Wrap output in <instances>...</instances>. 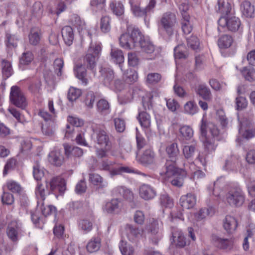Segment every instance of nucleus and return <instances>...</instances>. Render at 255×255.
I'll list each match as a JSON object with an SVG mask.
<instances>
[{
    "instance_id": "nucleus-63",
    "label": "nucleus",
    "mask_w": 255,
    "mask_h": 255,
    "mask_svg": "<svg viewBox=\"0 0 255 255\" xmlns=\"http://www.w3.org/2000/svg\"><path fill=\"white\" fill-rule=\"evenodd\" d=\"M33 56L31 52H26L23 53L20 59L19 62L20 64L27 65H28L33 60Z\"/></svg>"
},
{
    "instance_id": "nucleus-28",
    "label": "nucleus",
    "mask_w": 255,
    "mask_h": 255,
    "mask_svg": "<svg viewBox=\"0 0 255 255\" xmlns=\"http://www.w3.org/2000/svg\"><path fill=\"white\" fill-rule=\"evenodd\" d=\"M166 152L169 157L172 159L171 161H167L166 162H171L176 164L175 161L179 154L177 143L173 142L168 144L166 147Z\"/></svg>"
},
{
    "instance_id": "nucleus-62",
    "label": "nucleus",
    "mask_w": 255,
    "mask_h": 255,
    "mask_svg": "<svg viewBox=\"0 0 255 255\" xmlns=\"http://www.w3.org/2000/svg\"><path fill=\"white\" fill-rule=\"evenodd\" d=\"M89 181L92 184L99 187L102 186L103 178L97 174L91 173L89 174Z\"/></svg>"
},
{
    "instance_id": "nucleus-56",
    "label": "nucleus",
    "mask_w": 255,
    "mask_h": 255,
    "mask_svg": "<svg viewBox=\"0 0 255 255\" xmlns=\"http://www.w3.org/2000/svg\"><path fill=\"white\" fill-rule=\"evenodd\" d=\"M188 46L191 49L196 50L199 49L200 41L198 38L194 35H192L187 39Z\"/></svg>"
},
{
    "instance_id": "nucleus-58",
    "label": "nucleus",
    "mask_w": 255,
    "mask_h": 255,
    "mask_svg": "<svg viewBox=\"0 0 255 255\" xmlns=\"http://www.w3.org/2000/svg\"><path fill=\"white\" fill-rule=\"evenodd\" d=\"M122 173H134V170L129 167L127 166H121L118 168H115L114 170L111 171V176H115L119 175ZM135 173H137L135 172Z\"/></svg>"
},
{
    "instance_id": "nucleus-41",
    "label": "nucleus",
    "mask_w": 255,
    "mask_h": 255,
    "mask_svg": "<svg viewBox=\"0 0 255 255\" xmlns=\"http://www.w3.org/2000/svg\"><path fill=\"white\" fill-rule=\"evenodd\" d=\"M214 244L218 248L227 249H230L232 247L233 245V241L231 239L229 240L217 238L215 240Z\"/></svg>"
},
{
    "instance_id": "nucleus-24",
    "label": "nucleus",
    "mask_w": 255,
    "mask_h": 255,
    "mask_svg": "<svg viewBox=\"0 0 255 255\" xmlns=\"http://www.w3.org/2000/svg\"><path fill=\"white\" fill-rule=\"evenodd\" d=\"M3 190H8L14 194H20L22 190L20 184L17 182L9 179L6 181L2 187Z\"/></svg>"
},
{
    "instance_id": "nucleus-16",
    "label": "nucleus",
    "mask_w": 255,
    "mask_h": 255,
    "mask_svg": "<svg viewBox=\"0 0 255 255\" xmlns=\"http://www.w3.org/2000/svg\"><path fill=\"white\" fill-rule=\"evenodd\" d=\"M140 197L145 200H150L153 199L156 195L155 189L148 184H142L139 188Z\"/></svg>"
},
{
    "instance_id": "nucleus-49",
    "label": "nucleus",
    "mask_w": 255,
    "mask_h": 255,
    "mask_svg": "<svg viewBox=\"0 0 255 255\" xmlns=\"http://www.w3.org/2000/svg\"><path fill=\"white\" fill-rule=\"evenodd\" d=\"M160 203L161 205L165 208H171L174 206L173 199L166 193L160 195Z\"/></svg>"
},
{
    "instance_id": "nucleus-43",
    "label": "nucleus",
    "mask_w": 255,
    "mask_h": 255,
    "mask_svg": "<svg viewBox=\"0 0 255 255\" xmlns=\"http://www.w3.org/2000/svg\"><path fill=\"white\" fill-rule=\"evenodd\" d=\"M142 99V104L144 110H150L152 108L153 95L150 92L145 91Z\"/></svg>"
},
{
    "instance_id": "nucleus-30",
    "label": "nucleus",
    "mask_w": 255,
    "mask_h": 255,
    "mask_svg": "<svg viewBox=\"0 0 255 255\" xmlns=\"http://www.w3.org/2000/svg\"><path fill=\"white\" fill-rule=\"evenodd\" d=\"M137 119L142 128H148L151 125V117L146 112H139Z\"/></svg>"
},
{
    "instance_id": "nucleus-36",
    "label": "nucleus",
    "mask_w": 255,
    "mask_h": 255,
    "mask_svg": "<svg viewBox=\"0 0 255 255\" xmlns=\"http://www.w3.org/2000/svg\"><path fill=\"white\" fill-rule=\"evenodd\" d=\"M74 69L76 77L81 81L83 84L86 85L88 83V80L86 78L87 72L85 67L82 65H77Z\"/></svg>"
},
{
    "instance_id": "nucleus-47",
    "label": "nucleus",
    "mask_w": 255,
    "mask_h": 255,
    "mask_svg": "<svg viewBox=\"0 0 255 255\" xmlns=\"http://www.w3.org/2000/svg\"><path fill=\"white\" fill-rule=\"evenodd\" d=\"M40 30L32 29L28 36L30 43L33 45H37L40 40Z\"/></svg>"
},
{
    "instance_id": "nucleus-42",
    "label": "nucleus",
    "mask_w": 255,
    "mask_h": 255,
    "mask_svg": "<svg viewBox=\"0 0 255 255\" xmlns=\"http://www.w3.org/2000/svg\"><path fill=\"white\" fill-rule=\"evenodd\" d=\"M180 137L183 140H189L193 135L192 128L188 126H183L179 129Z\"/></svg>"
},
{
    "instance_id": "nucleus-39",
    "label": "nucleus",
    "mask_w": 255,
    "mask_h": 255,
    "mask_svg": "<svg viewBox=\"0 0 255 255\" xmlns=\"http://www.w3.org/2000/svg\"><path fill=\"white\" fill-rule=\"evenodd\" d=\"M98 111L102 115H107L110 113V106L109 102L105 99L100 100L97 104Z\"/></svg>"
},
{
    "instance_id": "nucleus-64",
    "label": "nucleus",
    "mask_w": 255,
    "mask_h": 255,
    "mask_svg": "<svg viewBox=\"0 0 255 255\" xmlns=\"http://www.w3.org/2000/svg\"><path fill=\"white\" fill-rule=\"evenodd\" d=\"M125 74L126 75V80L128 83H133L137 80V72L135 70L131 69L128 70L126 73Z\"/></svg>"
},
{
    "instance_id": "nucleus-26",
    "label": "nucleus",
    "mask_w": 255,
    "mask_h": 255,
    "mask_svg": "<svg viewBox=\"0 0 255 255\" xmlns=\"http://www.w3.org/2000/svg\"><path fill=\"white\" fill-rule=\"evenodd\" d=\"M61 33L65 43L67 45H71L74 38L73 28L70 26H65L62 28Z\"/></svg>"
},
{
    "instance_id": "nucleus-44",
    "label": "nucleus",
    "mask_w": 255,
    "mask_h": 255,
    "mask_svg": "<svg viewBox=\"0 0 255 255\" xmlns=\"http://www.w3.org/2000/svg\"><path fill=\"white\" fill-rule=\"evenodd\" d=\"M162 78V76L158 73H148L145 79L147 85L153 86L159 83Z\"/></svg>"
},
{
    "instance_id": "nucleus-33",
    "label": "nucleus",
    "mask_w": 255,
    "mask_h": 255,
    "mask_svg": "<svg viewBox=\"0 0 255 255\" xmlns=\"http://www.w3.org/2000/svg\"><path fill=\"white\" fill-rule=\"evenodd\" d=\"M234 42V39L231 35H223L218 40V46L222 49H227L231 46Z\"/></svg>"
},
{
    "instance_id": "nucleus-20",
    "label": "nucleus",
    "mask_w": 255,
    "mask_h": 255,
    "mask_svg": "<svg viewBox=\"0 0 255 255\" xmlns=\"http://www.w3.org/2000/svg\"><path fill=\"white\" fill-rule=\"evenodd\" d=\"M196 94L206 101H210L212 99V93L210 89L204 83L199 84L195 87Z\"/></svg>"
},
{
    "instance_id": "nucleus-18",
    "label": "nucleus",
    "mask_w": 255,
    "mask_h": 255,
    "mask_svg": "<svg viewBox=\"0 0 255 255\" xmlns=\"http://www.w3.org/2000/svg\"><path fill=\"white\" fill-rule=\"evenodd\" d=\"M238 226L237 220L234 217L230 215L226 216L223 221V227L229 234L235 232Z\"/></svg>"
},
{
    "instance_id": "nucleus-7",
    "label": "nucleus",
    "mask_w": 255,
    "mask_h": 255,
    "mask_svg": "<svg viewBox=\"0 0 255 255\" xmlns=\"http://www.w3.org/2000/svg\"><path fill=\"white\" fill-rule=\"evenodd\" d=\"M9 100L11 104L22 110L27 106L26 98L20 88L17 86L11 87Z\"/></svg>"
},
{
    "instance_id": "nucleus-53",
    "label": "nucleus",
    "mask_w": 255,
    "mask_h": 255,
    "mask_svg": "<svg viewBox=\"0 0 255 255\" xmlns=\"http://www.w3.org/2000/svg\"><path fill=\"white\" fill-rule=\"evenodd\" d=\"M82 94L81 90L71 87L68 91L67 98L70 101L73 102L77 100Z\"/></svg>"
},
{
    "instance_id": "nucleus-31",
    "label": "nucleus",
    "mask_w": 255,
    "mask_h": 255,
    "mask_svg": "<svg viewBox=\"0 0 255 255\" xmlns=\"http://www.w3.org/2000/svg\"><path fill=\"white\" fill-rule=\"evenodd\" d=\"M120 202L118 199H112L106 204L104 210L110 214L118 212L120 210Z\"/></svg>"
},
{
    "instance_id": "nucleus-55",
    "label": "nucleus",
    "mask_w": 255,
    "mask_h": 255,
    "mask_svg": "<svg viewBox=\"0 0 255 255\" xmlns=\"http://www.w3.org/2000/svg\"><path fill=\"white\" fill-rule=\"evenodd\" d=\"M190 18H182L181 24L183 32L185 34H190L193 29V26L190 21Z\"/></svg>"
},
{
    "instance_id": "nucleus-57",
    "label": "nucleus",
    "mask_w": 255,
    "mask_h": 255,
    "mask_svg": "<svg viewBox=\"0 0 255 255\" xmlns=\"http://www.w3.org/2000/svg\"><path fill=\"white\" fill-rule=\"evenodd\" d=\"M114 125L116 131L118 132H123L126 129V123L123 119L116 118L114 119Z\"/></svg>"
},
{
    "instance_id": "nucleus-60",
    "label": "nucleus",
    "mask_w": 255,
    "mask_h": 255,
    "mask_svg": "<svg viewBox=\"0 0 255 255\" xmlns=\"http://www.w3.org/2000/svg\"><path fill=\"white\" fill-rule=\"evenodd\" d=\"M83 207V204L80 201H74L68 204V209L73 213H79L81 212Z\"/></svg>"
},
{
    "instance_id": "nucleus-45",
    "label": "nucleus",
    "mask_w": 255,
    "mask_h": 255,
    "mask_svg": "<svg viewBox=\"0 0 255 255\" xmlns=\"http://www.w3.org/2000/svg\"><path fill=\"white\" fill-rule=\"evenodd\" d=\"M55 129V124L53 121L45 123L42 125V131L44 134L52 136L54 134Z\"/></svg>"
},
{
    "instance_id": "nucleus-23",
    "label": "nucleus",
    "mask_w": 255,
    "mask_h": 255,
    "mask_svg": "<svg viewBox=\"0 0 255 255\" xmlns=\"http://www.w3.org/2000/svg\"><path fill=\"white\" fill-rule=\"evenodd\" d=\"M101 247V239L99 236L93 237L88 241L86 245V250L88 253H93L98 251Z\"/></svg>"
},
{
    "instance_id": "nucleus-5",
    "label": "nucleus",
    "mask_w": 255,
    "mask_h": 255,
    "mask_svg": "<svg viewBox=\"0 0 255 255\" xmlns=\"http://www.w3.org/2000/svg\"><path fill=\"white\" fill-rule=\"evenodd\" d=\"M177 23V20L175 14L171 11H167L162 14L158 20V25L159 29L165 32L168 36H171L174 33Z\"/></svg>"
},
{
    "instance_id": "nucleus-10",
    "label": "nucleus",
    "mask_w": 255,
    "mask_h": 255,
    "mask_svg": "<svg viewBox=\"0 0 255 255\" xmlns=\"http://www.w3.org/2000/svg\"><path fill=\"white\" fill-rule=\"evenodd\" d=\"M218 24L223 27L226 26L229 31L236 32L241 28V22L240 19L236 16L228 17L221 16L218 20Z\"/></svg>"
},
{
    "instance_id": "nucleus-9",
    "label": "nucleus",
    "mask_w": 255,
    "mask_h": 255,
    "mask_svg": "<svg viewBox=\"0 0 255 255\" xmlns=\"http://www.w3.org/2000/svg\"><path fill=\"white\" fill-rule=\"evenodd\" d=\"M226 200L230 206L240 207L245 202V195L241 188H233L227 193Z\"/></svg>"
},
{
    "instance_id": "nucleus-19",
    "label": "nucleus",
    "mask_w": 255,
    "mask_h": 255,
    "mask_svg": "<svg viewBox=\"0 0 255 255\" xmlns=\"http://www.w3.org/2000/svg\"><path fill=\"white\" fill-rule=\"evenodd\" d=\"M126 229L128 232V236L129 240H134L142 237H145L144 230L134 227L130 224H127Z\"/></svg>"
},
{
    "instance_id": "nucleus-46",
    "label": "nucleus",
    "mask_w": 255,
    "mask_h": 255,
    "mask_svg": "<svg viewBox=\"0 0 255 255\" xmlns=\"http://www.w3.org/2000/svg\"><path fill=\"white\" fill-rule=\"evenodd\" d=\"M218 7L217 11L222 14V16H225L228 15L231 11V5L229 3H225L222 0H218Z\"/></svg>"
},
{
    "instance_id": "nucleus-17",
    "label": "nucleus",
    "mask_w": 255,
    "mask_h": 255,
    "mask_svg": "<svg viewBox=\"0 0 255 255\" xmlns=\"http://www.w3.org/2000/svg\"><path fill=\"white\" fill-rule=\"evenodd\" d=\"M129 4L130 9L133 14L138 17H143L145 18L148 14L145 8H142L140 6V2L137 0H130Z\"/></svg>"
},
{
    "instance_id": "nucleus-27",
    "label": "nucleus",
    "mask_w": 255,
    "mask_h": 255,
    "mask_svg": "<svg viewBox=\"0 0 255 255\" xmlns=\"http://www.w3.org/2000/svg\"><path fill=\"white\" fill-rule=\"evenodd\" d=\"M183 153L186 159H189L192 157L195 153L197 151V142L193 140L191 142L183 146Z\"/></svg>"
},
{
    "instance_id": "nucleus-61",
    "label": "nucleus",
    "mask_w": 255,
    "mask_h": 255,
    "mask_svg": "<svg viewBox=\"0 0 255 255\" xmlns=\"http://www.w3.org/2000/svg\"><path fill=\"white\" fill-rule=\"evenodd\" d=\"M40 205L41 206V210L42 214L45 217H47L52 214H55L56 213V208L55 206L53 205H48L45 206L44 203L43 206L41 204H40Z\"/></svg>"
},
{
    "instance_id": "nucleus-29",
    "label": "nucleus",
    "mask_w": 255,
    "mask_h": 255,
    "mask_svg": "<svg viewBox=\"0 0 255 255\" xmlns=\"http://www.w3.org/2000/svg\"><path fill=\"white\" fill-rule=\"evenodd\" d=\"M48 161L56 166H60L63 163L64 158L59 151H52L48 155Z\"/></svg>"
},
{
    "instance_id": "nucleus-1",
    "label": "nucleus",
    "mask_w": 255,
    "mask_h": 255,
    "mask_svg": "<svg viewBox=\"0 0 255 255\" xmlns=\"http://www.w3.org/2000/svg\"><path fill=\"white\" fill-rule=\"evenodd\" d=\"M199 129L205 151L199 152L196 160L205 166L207 163V154H212L217 148L218 144L215 141H220L223 137L217 125L212 122H207L204 118L200 122Z\"/></svg>"
},
{
    "instance_id": "nucleus-51",
    "label": "nucleus",
    "mask_w": 255,
    "mask_h": 255,
    "mask_svg": "<svg viewBox=\"0 0 255 255\" xmlns=\"http://www.w3.org/2000/svg\"><path fill=\"white\" fill-rule=\"evenodd\" d=\"M235 104L237 110L242 111L248 107V101L245 97L239 96L236 98Z\"/></svg>"
},
{
    "instance_id": "nucleus-40",
    "label": "nucleus",
    "mask_w": 255,
    "mask_h": 255,
    "mask_svg": "<svg viewBox=\"0 0 255 255\" xmlns=\"http://www.w3.org/2000/svg\"><path fill=\"white\" fill-rule=\"evenodd\" d=\"M241 10L243 14L248 17H252L255 12L254 6L248 1H244L242 3Z\"/></svg>"
},
{
    "instance_id": "nucleus-15",
    "label": "nucleus",
    "mask_w": 255,
    "mask_h": 255,
    "mask_svg": "<svg viewBox=\"0 0 255 255\" xmlns=\"http://www.w3.org/2000/svg\"><path fill=\"white\" fill-rule=\"evenodd\" d=\"M49 185L52 192H58L62 194L66 189L65 180L60 177L53 178L49 183Z\"/></svg>"
},
{
    "instance_id": "nucleus-12",
    "label": "nucleus",
    "mask_w": 255,
    "mask_h": 255,
    "mask_svg": "<svg viewBox=\"0 0 255 255\" xmlns=\"http://www.w3.org/2000/svg\"><path fill=\"white\" fill-rule=\"evenodd\" d=\"M172 243L177 248H183L189 245V242L187 240L183 232L178 229L172 228Z\"/></svg>"
},
{
    "instance_id": "nucleus-11",
    "label": "nucleus",
    "mask_w": 255,
    "mask_h": 255,
    "mask_svg": "<svg viewBox=\"0 0 255 255\" xmlns=\"http://www.w3.org/2000/svg\"><path fill=\"white\" fill-rule=\"evenodd\" d=\"M145 230L152 236H154L152 237L151 240L154 244L157 245L162 238L158 220L154 218L149 219L148 224L145 226Z\"/></svg>"
},
{
    "instance_id": "nucleus-34",
    "label": "nucleus",
    "mask_w": 255,
    "mask_h": 255,
    "mask_svg": "<svg viewBox=\"0 0 255 255\" xmlns=\"http://www.w3.org/2000/svg\"><path fill=\"white\" fill-rule=\"evenodd\" d=\"M112 59L116 64H118L123 71L122 64L124 62V56L122 50L119 49H112L111 52Z\"/></svg>"
},
{
    "instance_id": "nucleus-3",
    "label": "nucleus",
    "mask_w": 255,
    "mask_h": 255,
    "mask_svg": "<svg viewBox=\"0 0 255 255\" xmlns=\"http://www.w3.org/2000/svg\"><path fill=\"white\" fill-rule=\"evenodd\" d=\"M89 126L93 132L92 137L97 144L96 154L98 158L107 156L108 152L112 147L110 135L104 125L89 123Z\"/></svg>"
},
{
    "instance_id": "nucleus-25",
    "label": "nucleus",
    "mask_w": 255,
    "mask_h": 255,
    "mask_svg": "<svg viewBox=\"0 0 255 255\" xmlns=\"http://www.w3.org/2000/svg\"><path fill=\"white\" fill-rule=\"evenodd\" d=\"M35 194L37 199V205L40 206V204L43 205V202L45 200L47 195L50 194L49 192L46 191L43 185L38 182L35 189Z\"/></svg>"
},
{
    "instance_id": "nucleus-48",
    "label": "nucleus",
    "mask_w": 255,
    "mask_h": 255,
    "mask_svg": "<svg viewBox=\"0 0 255 255\" xmlns=\"http://www.w3.org/2000/svg\"><path fill=\"white\" fill-rule=\"evenodd\" d=\"M198 106L194 101H189L184 105V111L187 114L194 115L198 113Z\"/></svg>"
},
{
    "instance_id": "nucleus-22",
    "label": "nucleus",
    "mask_w": 255,
    "mask_h": 255,
    "mask_svg": "<svg viewBox=\"0 0 255 255\" xmlns=\"http://www.w3.org/2000/svg\"><path fill=\"white\" fill-rule=\"evenodd\" d=\"M155 153L150 149H147L144 150L143 154L138 157V161L143 165H146L152 164L154 162Z\"/></svg>"
},
{
    "instance_id": "nucleus-8",
    "label": "nucleus",
    "mask_w": 255,
    "mask_h": 255,
    "mask_svg": "<svg viewBox=\"0 0 255 255\" xmlns=\"http://www.w3.org/2000/svg\"><path fill=\"white\" fill-rule=\"evenodd\" d=\"M23 232L22 223L17 220L9 222L6 229V233L8 239L12 242H16Z\"/></svg>"
},
{
    "instance_id": "nucleus-50",
    "label": "nucleus",
    "mask_w": 255,
    "mask_h": 255,
    "mask_svg": "<svg viewBox=\"0 0 255 255\" xmlns=\"http://www.w3.org/2000/svg\"><path fill=\"white\" fill-rule=\"evenodd\" d=\"M17 160L15 158L12 157L8 159L7 160L4 167L3 171V176L7 175L9 171L14 169L17 165Z\"/></svg>"
},
{
    "instance_id": "nucleus-54",
    "label": "nucleus",
    "mask_w": 255,
    "mask_h": 255,
    "mask_svg": "<svg viewBox=\"0 0 255 255\" xmlns=\"http://www.w3.org/2000/svg\"><path fill=\"white\" fill-rule=\"evenodd\" d=\"M2 72L6 78L9 77L12 73V69L10 63L6 60H2L1 62Z\"/></svg>"
},
{
    "instance_id": "nucleus-35",
    "label": "nucleus",
    "mask_w": 255,
    "mask_h": 255,
    "mask_svg": "<svg viewBox=\"0 0 255 255\" xmlns=\"http://www.w3.org/2000/svg\"><path fill=\"white\" fill-rule=\"evenodd\" d=\"M112 19L109 16H102L100 21V28L101 31L104 33L110 31L112 27Z\"/></svg>"
},
{
    "instance_id": "nucleus-21",
    "label": "nucleus",
    "mask_w": 255,
    "mask_h": 255,
    "mask_svg": "<svg viewBox=\"0 0 255 255\" xmlns=\"http://www.w3.org/2000/svg\"><path fill=\"white\" fill-rule=\"evenodd\" d=\"M90 218V219L81 218L77 221L79 229L84 231L85 233H89L93 229V216L91 215Z\"/></svg>"
},
{
    "instance_id": "nucleus-14",
    "label": "nucleus",
    "mask_w": 255,
    "mask_h": 255,
    "mask_svg": "<svg viewBox=\"0 0 255 255\" xmlns=\"http://www.w3.org/2000/svg\"><path fill=\"white\" fill-rule=\"evenodd\" d=\"M197 197L195 194L189 193L182 195L179 199V204L183 209H191L196 204Z\"/></svg>"
},
{
    "instance_id": "nucleus-52",
    "label": "nucleus",
    "mask_w": 255,
    "mask_h": 255,
    "mask_svg": "<svg viewBox=\"0 0 255 255\" xmlns=\"http://www.w3.org/2000/svg\"><path fill=\"white\" fill-rule=\"evenodd\" d=\"M241 72L246 80L250 82L255 80V70L254 68L250 69L245 67L241 70Z\"/></svg>"
},
{
    "instance_id": "nucleus-59",
    "label": "nucleus",
    "mask_w": 255,
    "mask_h": 255,
    "mask_svg": "<svg viewBox=\"0 0 255 255\" xmlns=\"http://www.w3.org/2000/svg\"><path fill=\"white\" fill-rule=\"evenodd\" d=\"M1 198L3 204L11 205L14 202L13 195L8 192L5 191V190H3Z\"/></svg>"
},
{
    "instance_id": "nucleus-13",
    "label": "nucleus",
    "mask_w": 255,
    "mask_h": 255,
    "mask_svg": "<svg viewBox=\"0 0 255 255\" xmlns=\"http://www.w3.org/2000/svg\"><path fill=\"white\" fill-rule=\"evenodd\" d=\"M99 80L106 86L112 87L115 75L113 70L109 67H101Z\"/></svg>"
},
{
    "instance_id": "nucleus-2",
    "label": "nucleus",
    "mask_w": 255,
    "mask_h": 255,
    "mask_svg": "<svg viewBox=\"0 0 255 255\" xmlns=\"http://www.w3.org/2000/svg\"><path fill=\"white\" fill-rule=\"evenodd\" d=\"M119 41L120 46L126 49L139 46L143 51L147 53H151L154 51V45L149 41H146L140 30L134 27L128 26L127 32L121 35Z\"/></svg>"
},
{
    "instance_id": "nucleus-38",
    "label": "nucleus",
    "mask_w": 255,
    "mask_h": 255,
    "mask_svg": "<svg viewBox=\"0 0 255 255\" xmlns=\"http://www.w3.org/2000/svg\"><path fill=\"white\" fill-rule=\"evenodd\" d=\"M110 8L113 13L117 16L124 13V6L121 1H113L110 3Z\"/></svg>"
},
{
    "instance_id": "nucleus-4",
    "label": "nucleus",
    "mask_w": 255,
    "mask_h": 255,
    "mask_svg": "<svg viewBox=\"0 0 255 255\" xmlns=\"http://www.w3.org/2000/svg\"><path fill=\"white\" fill-rule=\"evenodd\" d=\"M166 177L168 178L173 177L171 181L172 185L177 187H181L183 184L184 178L186 176L185 170L177 168L174 163L167 162L165 164Z\"/></svg>"
},
{
    "instance_id": "nucleus-32",
    "label": "nucleus",
    "mask_w": 255,
    "mask_h": 255,
    "mask_svg": "<svg viewBox=\"0 0 255 255\" xmlns=\"http://www.w3.org/2000/svg\"><path fill=\"white\" fill-rule=\"evenodd\" d=\"M70 23L72 26L77 28L79 33L86 29L85 21L77 14H73L70 18Z\"/></svg>"
},
{
    "instance_id": "nucleus-37",
    "label": "nucleus",
    "mask_w": 255,
    "mask_h": 255,
    "mask_svg": "<svg viewBox=\"0 0 255 255\" xmlns=\"http://www.w3.org/2000/svg\"><path fill=\"white\" fill-rule=\"evenodd\" d=\"M119 247L122 255H134V249L131 245L128 244L126 241L121 240Z\"/></svg>"
},
{
    "instance_id": "nucleus-6",
    "label": "nucleus",
    "mask_w": 255,
    "mask_h": 255,
    "mask_svg": "<svg viewBox=\"0 0 255 255\" xmlns=\"http://www.w3.org/2000/svg\"><path fill=\"white\" fill-rule=\"evenodd\" d=\"M101 43H91L88 48L87 53L84 58V63L87 68L90 69L93 73H95V68L96 65V61L101 55L102 51Z\"/></svg>"
}]
</instances>
